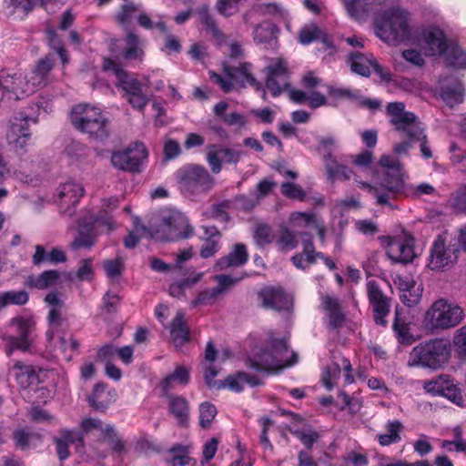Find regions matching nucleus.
Segmentation results:
<instances>
[{"mask_svg": "<svg viewBox=\"0 0 466 466\" xmlns=\"http://www.w3.org/2000/svg\"><path fill=\"white\" fill-rule=\"evenodd\" d=\"M27 83V75L22 71L12 69L0 71V88L9 98L19 100L29 96Z\"/></svg>", "mask_w": 466, "mask_h": 466, "instance_id": "obj_14", "label": "nucleus"}, {"mask_svg": "<svg viewBox=\"0 0 466 466\" xmlns=\"http://www.w3.org/2000/svg\"><path fill=\"white\" fill-rule=\"evenodd\" d=\"M184 319V313L178 311L169 327L171 339L177 349L184 346L190 339L189 328Z\"/></svg>", "mask_w": 466, "mask_h": 466, "instance_id": "obj_34", "label": "nucleus"}, {"mask_svg": "<svg viewBox=\"0 0 466 466\" xmlns=\"http://www.w3.org/2000/svg\"><path fill=\"white\" fill-rule=\"evenodd\" d=\"M319 307L325 312L329 327L336 329L342 325L345 316L337 298L332 295H320Z\"/></svg>", "mask_w": 466, "mask_h": 466, "instance_id": "obj_29", "label": "nucleus"}, {"mask_svg": "<svg viewBox=\"0 0 466 466\" xmlns=\"http://www.w3.org/2000/svg\"><path fill=\"white\" fill-rule=\"evenodd\" d=\"M387 255L393 262L409 263L416 257L413 237L403 231L390 238Z\"/></svg>", "mask_w": 466, "mask_h": 466, "instance_id": "obj_16", "label": "nucleus"}, {"mask_svg": "<svg viewBox=\"0 0 466 466\" xmlns=\"http://www.w3.org/2000/svg\"><path fill=\"white\" fill-rule=\"evenodd\" d=\"M451 380L450 376L441 375L436 379L431 380L424 381L423 389L433 395H441L443 396L445 390H447V387L451 383Z\"/></svg>", "mask_w": 466, "mask_h": 466, "instance_id": "obj_47", "label": "nucleus"}, {"mask_svg": "<svg viewBox=\"0 0 466 466\" xmlns=\"http://www.w3.org/2000/svg\"><path fill=\"white\" fill-rule=\"evenodd\" d=\"M200 22L218 39H223L224 34L218 29L214 18L207 11L200 13Z\"/></svg>", "mask_w": 466, "mask_h": 466, "instance_id": "obj_62", "label": "nucleus"}, {"mask_svg": "<svg viewBox=\"0 0 466 466\" xmlns=\"http://www.w3.org/2000/svg\"><path fill=\"white\" fill-rule=\"evenodd\" d=\"M93 275V260L91 258L81 260L79 267L76 270L77 279L80 281H89L92 279Z\"/></svg>", "mask_w": 466, "mask_h": 466, "instance_id": "obj_60", "label": "nucleus"}, {"mask_svg": "<svg viewBox=\"0 0 466 466\" xmlns=\"http://www.w3.org/2000/svg\"><path fill=\"white\" fill-rule=\"evenodd\" d=\"M103 69L112 71L115 74L117 78V86L124 91L123 96L125 98L142 89L141 83L135 76L129 75L119 64L110 58L104 59Z\"/></svg>", "mask_w": 466, "mask_h": 466, "instance_id": "obj_24", "label": "nucleus"}, {"mask_svg": "<svg viewBox=\"0 0 466 466\" xmlns=\"http://www.w3.org/2000/svg\"><path fill=\"white\" fill-rule=\"evenodd\" d=\"M217 414L216 407L209 402H203L199 406V424L203 428H208L213 421Z\"/></svg>", "mask_w": 466, "mask_h": 466, "instance_id": "obj_55", "label": "nucleus"}, {"mask_svg": "<svg viewBox=\"0 0 466 466\" xmlns=\"http://www.w3.org/2000/svg\"><path fill=\"white\" fill-rule=\"evenodd\" d=\"M11 325L16 328L17 336H9L6 339V354L12 355L14 350L23 352L31 351L33 345V331L35 321L31 318L16 317L12 319Z\"/></svg>", "mask_w": 466, "mask_h": 466, "instance_id": "obj_12", "label": "nucleus"}, {"mask_svg": "<svg viewBox=\"0 0 466 466\" xmlns=\"http://www.w3.org/2000/svg\"><path fill=\"white\" fill-rule=\"evenodd\" d=\"M405 107V104L402 102L389 103L386 106V114L390 123L399 133L411 141H420L421 156L429 159L432 157V152L427 143L423 127L415 114L406 111Z\"/></svg>", "mask_w": 466, "mask_h": 466, "instance_id": "obj_3", "label": "nucleus"}, {"mask_svg": "<svg viewBox=\"0 0 466 466\" xmlns=\"http://www.w3.org/2000/svg\"><path fill=\"white\" fill-rule=\"evenodd\" d=\"M47 319L50 326V329L46 331V339L48 341H51L54 339L53 329L58 328L63 321L61 309L51 308L48 313Z\"/></svg>", "mask_w": 466, "mask_h": 466, "instance_id": "obj_58", "label": "nucleus"}, {"mask_svg": "<svg viewBox=\"0 0 466 466\" xmlns=\"http://www.w3.org/2000/svg\"><path fill=\"white\" fill-rule=\"evenodd\" d=\"M401 429L402 425L399 420L389 421L386 424L387 432L378 435L380 444L382 446H388L392 443L399 442L400 441V432Z\"/></svg>", "mask_w": 466, "mask_h": 466, "instance_id": "obj_42", "label": "nucleus"}, {"mask_svg": "<svg viewBox=\"0 0 466 466\" xmlns=\"http://www.w3.org/2000/svg\"><path fill=\"white\" fill-rule=\"evenodd\" d=\"M447 63L454 67L466 69V52L457 46H449L443 54Z\"/></svg>", "mask_w": 466, "mask_h": 466, "instance_id": "obj_46", "label": "nucleus"}, {"mask_svg": "<svg viewBox=\"0 0 466 466\" xmlns=\"http://www.w3.org/2000/svg\"><path fill=\"white\" fill-rule=\"evenodd\" d=\"M168 410L180 425L187 424L189 416V403L183 396H169Z\"/></svg>", "mask_w": 466, "mask_h": 466, "instance_id": "obj_36", "label": "nucleus"}, {"mask_svg": "<svg viewBox=\"0 0 466 466\" xmlns=\"http://www.w3.org/2000/svg\"><path fill=\"white\" fill-rule=\"evenodd\" d=\"M205 234L208 236L205 243L200 249V256L203 258L213 257L220 248V234L214 227H205Z\"/></svg>", "mask_w": 466, "mask_h": 466, "instance_id": "obj_38", "label": "nucleus"}, {"mask_svg": "<svg viewBox=\"0 0 466 466\" xmlns=\"http://www.w3.org/2000/svg\"><path fill=\"white\" fill-rule=\"evenodd\" d=\"M318 39L326 42V35L315 25H306L299 32V41L302 45H309Z\"/></svg>", "mask_w": 466, "mask_h": 466, "instance_id": "obj_50", "label": "nucleus"}, {"mask_svg": "<svg viewBox=\"0 0 466 466\" xmlns=\"http://www.w3.org/2000/svg\"><path fill=\"white\" fill-rule=\"evenodd\" d=\"M13 438L15 445L21 450H27L34 441H41V435L37 432L27 431L25 429H18L14 431Z\"/></svg>", "mask_w": 466, "mask_h": 466, "instance_id": "obj_44", "label": "nucleus"}, {"mask_svg": "<svg viewBox=\"0 0 466 466\" xmlns=\"http://www.w3.org/2000/svg\"><path fill=\"white\" fill-rule=\"evenodd\" d=\"M60 272L55 269L46 270L37 276L28 277L27 283L30 287L38 289H46L57 284Z\"/></svg>", "mask_w": 466, "mask_h": 466, "instance_id": "obj_37", "label": "nucleus"}, {"mask_svg": "<svg viewBox=\"0 0 466 466\" xmlns=\"http://www.w3.org/2000/svg\"><path fill=\"white\" fill-rule=\"evenodd\" d=\"M379 165L385 169V177L382 183L372 186L358 178H355V181L360 188L366 190L375 198L377 205L391 207L390 200L404 187L401 165L398 159L388 155L380 157Z\"/></svg>", "mask_w": 466, "mask_h": 466, "instance_id": "obj_1", "label": "nucleus"}, {"mask_svg": "<svg viewBox=\"0 0 466 466\" xmlns=\"http://www.w3.org/2000/svg\"><path fill=\"white\" fill-rule=\"evenodd\" d=\"M145 39L133 32H128L123 39L120 56L123 60L135 64H142L146 56Z\"/></svg>", "mask_w": 466, "mask_h": 466, "instance_id": "obj_25", "label": "nucleus"}, {"mask_svg": "<svg viewBox=\"0 0 466 466\" xmlns=\"http://www.w3.org/2000/svg\"><path fill=\"white\" fill-rule=\"evenodd\" d=\"M90 406L97 410H104L109 405V399L103 384L95 386L92 395L88 398Z\"/></svg>", "mask_w": 466, "mask_h": 466, "instance_id": "obj_49", "label": "nucleus"}, {"mask_svg": "<svg viewBox=\"0 0 466 466\" xmlns=\"http://www.w3.org/2000/svg\"><path fill=\"white\" fill-rule=\"evenodd\" d=\"M393 282L398 288L400 299L405 306L410 308L420 302L423 294L421 283H418L410 275H396Z\"/></svg>", "mask_w": 466, "mask_h": 466, "instance_id": "obj_19", "label": "nucleus"}, {"mask_svg": "<svg viewBox=\"0 0 466 466\" xmlns=\"http://www.w3.org/2000/svg\"><path fill=\"white\" fill-rule=\"evenodd\" d=\"M203 277V273H195L185 279L175 282L169 287V293L174 298L184 296L185 290L198 283Z\"/></svg>", "mask_w": 466, "mask_h": 466, "instance_id": "obj_45", "label": "nucleus"}, {"mask_svg": "<svg viewBox=\"0 0 466 466\" xmlns=\"http://www.w3.org/2000/svg\"><path fill=\"white\" fill-rule=\"evenodd\" d=\"M452 345L461 357L466 358V324L455 331Z\"/></svg>", "mask_w": 466, "mask_h": 466, "instance_id": "obj_56", "label": "nucleus"}, {"mask_svg": "<svg viewBox=\"0 0 466 466\" xmlns=\"http://www.w3.org/2000/svg\"><path fill=\"white\" fill-rule=\"evenodd\" d=\"M73 126L79 131L96 138H104L108 135L107 121L102 111L89 105H76L70 115Z\"/></svg>", "mask_w": 466, "mask_h": 466, "instance_id": "obj_8", "label": "nucleus"}, {"mask_svg": "<svg viewBox=\"0 0 466 466\" xmlns=\"http://www.w3.org/2000/svg\"><path fill=\"white\" fill-rule=\"evenodd\" d=\"M194 228L187 218L176 208H164L159 212L158 224L152 229L150 238L159 241H177L188 238Z\"/></svg>", "mask_w": 466, "mask_h": 466, "instance_id": "obj_5", "label": "nucleus"}, {"mask_svg": "<svg viewBox=\"0 0 466 466\" xmlns=\"http://www.w3.org/2000/svg\"><path fill=\"white\" fill-rule=\"evenodd\" d=\"M175 177L180 190L186 193L207 192L214 186V178L204 167L198 165L183 166L177 170Z\"/></svg>", "mask_w": 466, "mask_h": 466, "instance_id": "obj_10", "label": "nucleus"}, {"mask_svg": "<svg viewBox=\"0 0 466 466\" xmlns=\"http://www.w3.org/2000/svg\"><path fill=\"white\" fill-rule=\"evenodd\" d=\"M248 259V253L244 244H236L228 255L220 258L217 261V267L220 270L227 269L228 268L241 267Z\"/></svg>", "mask_w": 466, "mask_h": 466, "instance_id": "obj_33", "label": "nucleus"}, {"mask_svg": "<svg viewBox=\"0 0 466 466\" xmlns=\"http://www.w3.org/2000/svg\"><path fill=\"white\" fill-rule=\"evenodd\" d=\"M147 158V150L143 143L136 142L125 150L112 154L111 162L120 170L137 172L143 161Z\"/></svg>", "mask_w": 466, "mask_h": 466, "instance_id": "obj_13", "label": "nucleus"}, {"mask_svg": "<svg viewBox=\"0 0 466 466\" xmlns=\"http://www.w3.org/2000/svg\"><path fill=\"white\" fill-rule=\"evenodd\" d=\"M340 366L337 362H332L323 373L322 376V383L324 387L328 390H331L336 384V380L339 379L340 375Z\"/></svg>", "mask_w": 466, "mask_h": 466, "instance_id": "obj_54", "label": "nucleus"}, {"mask_svg": "<svg viewBox=\"0 0 466 466\" xmlns=\"http://www.w3.org/2000/svg\"><path fill=\"white\" fill-rule=\"evenodd\" d=\"M209 78L213 83L217 84L225 93H229L235 88V83L233 81V78H230L227 74H225V76H223L213 71H210Z\"/></svg>", "mask_w": 466, "mask_h": 466, "instance_id": "obj_59", "label": "nucleus"}, {"mask_svg": "<svg viewBox=\"0 0 466 466\" xmlns=\"http://www.w3.org/2000/svg\"><path fill=\"white\" fill-rule=\"evenodd\" d=\"M241 157V151L225 147L217 144L207 147V161L213 173L218 174L222 169V162L237 163Z\"/></svg>", "mask_w": 466, "mask_h": 466, "instance_id": "obj_22", "label": "nucleus"}, {"mask_svg": "<svg viewBox=\"0 0 466 466\" xmlns=\"http://www.w3.org/2000/svg\"><path fill=\"white\" fill-rule=\"evenodd\" d=\"M456 259L455 249L451 245L446 244L444 236H438L431 248L428 268L431 270H442L451 267Z\"/></svg>", "mask_w": 466, "mask_h": 466, "instance_id": "obj_15", "label": "nucleus"}, {"mask_svg": "<svg viewBox=\"0 0 466 466\" xmlns=\"http://www.w3.org/2000/svg\"><path fill=\"white\" fill-rule=\"evenodd\" d=\"M418 45L426 56L443 55L449 46L443 32L434 26L421 30L418 36Z\"/></svg>", "mask_w": 466, "mask_h": 466, "instance_id": "obj_18", "label": "nucleus"}, {"mask_svg": "<svg viewBox=\"0 0 466 466\" xmlns=\"http://www.w3.org/2000/svg\"><path fill=\"white\" fill-rule=\"evenodd\" d=\"M54 67L53 60L46 56L40 59L34 69L27 75V88L30 95L45 87L51 82V71Z\"/></svg>", "mask_w": 466, "mask_h": 466, "instance_id": "obj_26", "label": "nucleus"}, {"mask_svg": "<svg viewBox=\"0 0 466 466\" xmlns=\"http://www.w3.org/2000/svg\"><path fill=\"white\" fill-rule=\"evenodd\" d=\"M278 248L282 252H288L298 246V240L293 232L287 228H281L276 235L275 241Z\"/></svg>", "mask_w": 466, "mask_h": 466, "instance_id": "obj_43", "label": "nucleus"}, {"mask_svg": "<svg viewBox=\"0 0 466 466\" xmlns=\"http://www.w3.org/2000/svg\"><path fill=\"white\" fill-rule=\"evenodd\" d=\"M276 235L268 225H258L253 234V238L257 246L263 248L276 241Z\"/></svg>", "mask_w": 466, "mask_h": 466, "instance_id": "obj_48", "label": "nucleus"}, {"mask_svg": "<svg viewBox=\"0 0 466 466\" xmlns=\"http://www.w3.org/2000/svg\"><path fill=\"white\" fill-rule=\"evenodd\" d=\"M85 194L84 187L76 181L69 180L57 188L60 211L69 217L73 216L74 208Z\"/></svg>", "mask_w": 466, "mask_h": 466, "instance_id": "obj_17", "label": "nucleus"}, {"mask_svg": "<svg viewBox=\"0 0 466 466\" xmlns=\"http://www.w3.org/2000/svg\"><path fill=\"white\" fill-rule=\"evenodd\" d=\"M297 355L289 359V350L285 340L272 339L267 346L256 347L253 355L248 359V366L257 371L271 372L292 366L297 362Z\"/></svg>", "mask_w": 466, "mask_h": 466, "instance_id": "obj_2", "label": "nucleus"}, {"mask_svg": "<svg viewBox=\"0 0 466 466\" xmlns=\"http://www.w3.org/2000/svg\"><path fill=\"white\" fill-rule=\"evenodd\" d=\"M376 34L389 44H399L410 37L409 14L401 8L384 12L376 22Z\"/></svg>", "mask_w": 466, "mask_h": 466, "instance_id": "obj_6", "label": "nucleus"}, {"mask_svg": "<svg viewBox=\"0 0 466 466\" xmlns=\"http://www.w3.org/2000/svg\"><path fill=\"white\" fill-rule=\"evenodd\" d=\"M280 191L287 198L298 199L299 201H305L307 199L306 192L299 185L295 183L283 182L280 186Z\"/></svg>", "mask_w": 466, "mask_h": 466, "instance_id": "obj_52", "label": "nucleus"}, {"mask_svg": "<svg viewBox=\"0 0 466 466\" xmlns=\"http://www.w3.org/2000/svg\"><path fill=\"white\" fill-rule=\"evenodd\" d=\"M253 66L248 62L240 63L238 66H224V73L233 78L235 86L245 87L247 84L257 91L263 90L262 84L252 74Z\"/></svg>", "mask_w": 466, "mask_h": 466, "instance_id": "obj_27", "label": "nucleus"}, {"mask_svg": "<svg viewBox=\"0 0 466 466\" xmlns=\"http://www.w3.org/2000/svg\"><path fill=\"white\" fill-rule=\"evenodd\" d=\"M277 187V183L270 178H265L260 180L257 186L256 190L253 193L255 200H253L251 207L258 204L260 199L268 197L270 192Z\"/></svg>", "mask_w": 466, "mask_h": 466, "instance_id": "obj_51", "label": "nucleus"}, {"mask_svg": "<svg viewBox=\"0 0 466 466\" xmlns=\"http://www.w3.org/2000/svg\"><path fill=\"white\" fill-rule=\"evenodd\" d=\"M10 372L15 378L17 382L24 388L34 384L38 380L35 369L21 361H15L10 369Z\"/></svg>", "mask_w": 466, "mask_h": 466, "instance_id": "obj_35", "label": "nucleus"}, {"mask_svg": "<svg viewBox=\"0 0 466 466\" xmlns=\"http://www.w3.org/2000/svg\"><path fill=\"white\" fill-rule=\"evenodd\" d=\"M266 86L273 96L288 91L289 87V69L287 61L282 57L270 59L265 67Z\"/></svg>", "mask_w": 466, "mask_h": 466, "instance_id": "obj_11", "label": "nucleus"}, {"mask_svg": "<svg viewBox=\"0 0 466 466\" xmlns=\"http://www.w3.org/2000/svg\"><path fill=\"white\" fill-rule=\"evenodd\" d=\"M190 381V368L185 365L176 366L174 371L165 377L160 387L165 395L177 386L185 387Z\"/></svg>", "mask_w": 466, "mask_h": 466, "instance_id": "obj_32", "label": "nucleus"}, {"mask_svg": "<svg viewBox=\"0 0 466 466\" xmlns=\"http://www.w3.org/2000/svg\"><path fill=\"white\" fill-rule=\"evenodd\" d=\"M246 384L255 387L262 384V381L258 377L247 372H238L235 375L228 376L224 380H219V383L217 385L218 390L227 388L235 392H240Z\"/></svg>", "mask_w": 466, "mask_h": 466, "instance_id": "obj_31", "label": "nucleus"}, {"mask_svg": "<svg viewBox=\"0 0 466 466\" xmlns=\"http://www.w3.org/2000/svg\"><path fill=\"white\" fill-rule=\"evenodd\" d=\"M465 318L463 309L457 303L440 298L425 311L423 324L431 332L453 329Z\"/></svg>", "mask_w": 466, "mask_h": 466, "instance_id": "obj_4", "label": "nucleus"}, {"mask_svg": "<svg viewBox=\"0 0 466 466\" xmlns=\"http://www.w3.org/2000/svg\"><path fill=\"white\" fill-rule=\"evenodd\" d=\"M393 329L398 337V339L401 343H410L411 342V340H410L411 336L410 334V329L404 320H402L399 318H396L394 324H393Z\"/></svg>", "mask_w": 466, "mask_h": 466, "instance_id": "obj_61", "label": "nucleus"}, {"mask_svg": "<svg viewBox=\"0 0 466 466\" xmlns=\"http://www.w3.org/2000/svg\"><path fill=\"white\" fill-rule=\"evenodd\" d=\"M150 233H152V230L149 231L145 227H140L136 224L135 230L129 233V235L125 238V246L127 248H132L136 247L140 238H143L145 236L150 237Z\"/></svg>", "mask_w": 466, "mask_h": 466, "instance_id": "obj_63", "label": "nucleus"}, {"mask_svg": "<svg viewBox=\"0 0 466 466\" xmlns=\"http://www.w3.org/2000/svg\"><path fill=\"white\" fill-rule=\"evenodd\" d=\"M278 33V27L274 24L264 21L254 27L253 41L264 48H271L277 44Z\"/></svg>", "mask_w": 466, "mask_h": 466, "instance_id": "obj_30", "label": "nucleus"}, {"mask_svg": "<svg viewBox=\"0 0 466 466\" xmlns=\"http://www.w3.org/2000/svg\"><path fill=\"white\" fill-rule=\"evenodd\" d=\"M381 0H344L346 9L350 16L356 20L362 19L375 4Z\"/></svg>", "mask_w": 466, "mask_h": 466, "instance_id": "obj_39", "label": "nucleus"}, {"mask_svg": "<svg viewBox=\"0 0 466 466\" xmlns=\"http://www.w3.org/2000/svg\"><path fill=\"white\" fill-rule=\"evenodd\" d=\"M451 356L449 345L442 339H434L414 347L410 353V367L439 369Z\"/></svg>", "mask_w": 466, "mask_h": 466, "instance_id": "obj_7", "label": "nucleus"}, {"mask_svg": "<svg viewBox=\"0 0 466 466\" xmlns=\"http://www.w3.org/2000/svg\"><path fill=\"white\" fill-rule=\"evenodd\" d=\"M124 268V260L121 258L109 259L104 262V268L106 276L111 279H116L120 277Z\"/></svg>", "mask_w": 466, "mask_h": 466, "instance_id": "obj_57", "label": "nucleus"}, {"mask_svg": "<svg viewBox=\"0 0 466 466\" xmlns=\"http://www.w3.org/2000/svg\"><path fill=\"white\" fill-rule=\"evenodd\" d=\"M354 227L359 232L366 236H373L379 232L378 225L370 219L356 220Z\"/></svg>", "mask_w": 466, "mask_h": 466, "instance_id": "obj_64", "label": "nucleus"}, {"mask_svg": "<svg viewBox=\"0 0 466 466\" xmlns=\"http://www.w3.org/2000/svg\"><path fill=\"white\" fill-rule=\"evenodd\" d=\"M106 443L112 451L121 452L125 449V442L118 435L115 427L111 424H106L103 428L102 438L99 441Z\"/></svg>", "mask_w": 466, "mask_h": 466, "instance_id": "obj_41", "label": "nucleus"}, {"mask_svg": "<svg viewBox=\"0 0 466 466\" xmlns=\"http://www.w3.org/2000/svg\"><path fill=\"white\" fill-rule=\"evenodd\" d=\"M28 300V295L25 291H9L0 295V306L5 307L8 304L23 305Z\"/></svg>", "mask_w": 466, "mask_h": 466, "instance_id": "obj_53", "label": "nucleus"}, {"mask_svg": "<svg viewBox=\"0 0 466 466\" xmlns=\"http://www.w3.org/2000/svg\"><path fill=\"white\" fill-rule=\"evenodd\" d=\"M243 277L233 278L228 275H216L214 280L217 281L218 287L206 289L199 292L198 297L192 301L194 307L198 305H207L219 299L228 289L239 282Z\"/></svg>", "mask_w": 466, "mask_h": 466, "instance_id": "obj_21", "label": "nucleus"}, {"mask_svg": "<svg viewBox=\"0 0 466 466\" xmlns=\"http://www.w3.org/2000/svg\"><path fill=\"white\" fill-rule=\"evenodd\" d=\"M367 294L374 311L378 325H385V317L390 313V299L381 290L379 283L370 279L367 282Z\"/></svg>", "mask_w": 466, "mask_h": 466, "instance_id": "obj_20", "label": "nucleus"}, {"mask_svg": "<svg viewBox=\"0 0 466 466\" xmlns=\"http://www.w3.org/2000/svg\"><path fill=\"white\" fill-rule=\"evenodd\" d=\"M350 63L351 70L362 76H369L370 69L373 68L382 79H390V73L378 65L371 54L351 53L350 55Z\"/></svg>", "mask_w": 466, "mask_h": 466, "instance_id": "obj_23", "label": "nucleus"}, {"mask_svg": "<svg viewBox=\"0 0 466 466\" xmlns=\"http://www.w3.org/2000/svg\"><path fill=\"white\" fill-rule=\"evenodd\" d=\"M263 307L278 311L289 310L292 299L281 289L266 288L259 294Z\"/></svg>", "mask_w": 466, "mask_h": 466, "instance_id": "obj_28", "label": "nucleus"}, {"mask_svg": "<svg viewBox=\"0 0 466 466\" xmlns=\"http://www.w3.org/2000/svg\"><path fill=\"white\" fill-rule=\"evenodd\" d=\"M325 167L331 180L343 178L349 180L352 177V170L347 166L339 164L330 154L325 157Z\"/></svg>", "mask_w": 466, "mask_h": 466, "instance_id": "obj_40", "label": "nucleus"}, {"mask_svg": "<svg viewBox=\"0 0 466 466\" xmlns=\"http://www.w3.org/2000/svg\"><path fill=\"white\" fill-rule=\"evenodd\" d=\"M37 123V117L23 112L13 116L7 122L5 140L8 147L17 154L26 151L32 138L31 125Z\"/></svg>", "mask_w": 466, "mask_h": 466, "instance_id": "obj_9", "label": "nucleus"}]
</instances>
